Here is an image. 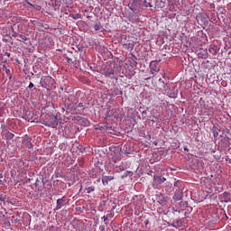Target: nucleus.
Instances as JSON below:
<instances>
[{"instance_id":"f257e3e1","label":"nucleus","mask_w":231,"mask_h":231,"mask_svg":"<svg viewBox=\"0 0 231 231\" xmlns=\"http://www.w3.org/2000/svg\"><path fill=\"white\" fill-rule=\"evenodd\" d=\"M42 124L47 127L55 129L59 125V119L53 115H46L44 117H42Z\"/></svg>"},{"instance_id":"f03ea898","label":"nucleus","mask_w":231,"mask_h":231,"mask_svg":"<svg viewBox=\"0 0 231 231\" xmlns=\"http://www.w3.org/2000/svg\"><path fill=\"white\" fill-rule=\"evenodd\" d=\"M165 181H167V179L163 176H160V175H153V189H160V187H162V183H165Z\"/></svg>"},{"instance_id":"7ed1b4c3","label":"nucleus","mask_w":231,"mask_h":231,"mask_svg":"<svg viewBox=\"0 0 231 231\" xmlns=\"http://www.w3.org/2000/svg\"><path fill=\"white\" fill-rule=\"evenodd\" d=\"M150 71H151L152 75H154V73H160V63L158 60L151 61Z\"/></svg>"},{"instance_id":"20e7f679","label":"nucleus","mask_w":231,"mask_h":231,"mask_svg":"<svg viewBox=\"0 0 231 231\" xmlns=\"http://www.w3.org/2000/svg\"><path fill=\"white\" fill-rule=\"evenodd\" d=\"M167 97H169L170 98H178V90H176V88H172L170 90H167V88L164 89Z\"/></svg>"},{"instance_id":"39448f33","label":"nucleus","mask_w":231,"mask_h":231,"mask_svg":"<svg viewBox=\"0 0 231 231\" xmlns=\"http://www.w3.org/2000/svg\"><path fill=\"white\" fill-rule=\"evenodd\" d=\"M67 200H68V199H66V197H62L61 199H59L57 200V205H56V208H54V210H60V208H62V207H64V202Z\"/></svg>"},{"instance_id":"423d86ee","label":"nucleus","mask_w":231,"mask_h":231,"mask_svg":"<svg viewBox=\"0 0 231 231\" xmlns=\"http://www.w3.org/2000/svg\"><path fill=\"white\" fill-rule=\"evenodd\" d=\"M123 48H125V50H134V42H127L126 43L123 44Z\"/></svg>"},{"instance_id":"0eeeda50","label":"nucleus","mask_w":231,"mask_h":231,"mask_svg":"<svg viewBox=\"0 0 231 231\" xmlns=\"http://www.w3.org/2000/svg\"><path fill=\"white\" fill-rule=\"evenodd\" d=\"M5 140H6L7 142H9V140H14V136H15V134H14L11 132H6L5 134Z\"/></svg>"},{"instance_id":"6e6552de","label":"nucleus","mask_w":231,"mask_h":231,"mask_svg":"<svg viewBox=\"0 0 231 231\" xmlns=\"http://www.w3.org/2000/svg\"><path fill=\"white\" fill-rule=\"evenodd\" d=\"M115 180V177L113 176H106L104 179H102V183L103 185H107V183H109V181Z\"/></svg>"},{"instance_id":"1a4fd4ad","label":"nucleus","mask_w":231,"mask_h":231,"mask_svg":"<svg viewBox=\"0 0 231 231\" xmlns=\"http://www.w3.org/2000/svg\"><path fill=\"white\" fill-rule=\"evenodd\" d=\"M212 133H213L214 138H217V136H219V129L217 127L213 126Z\"/></svg>"},{"instance_id":"9d476101","label":"nucleus","mask_w":231,"mask_h":231,"mask_svg":"<svg viewBox=\"0 0 231 231\" xmlns=\"http://www.w3.org/2000/svg\"><path fill=\"white\" fill-rule=\"evenodd\" d=\"M18 37H20L21 40L17 39V41L25 42L26 41H30V39L28 37H26V35L23 34H18Z\"/></svg>"},{"instance_id":"9b49d317","label":"nucleus","mask_w":231,"mask_h":231,"mask_svg":"<svg viewBox=\"0 0 231 231\" xmlns=\"http://www.w3.org/2000/svg\"><path fill=\"white\" fill-rule=\"evenodd\" d=\"M85 190L88 194H91V192H95V186H86Z\"/></svg>"},{"instance_id":"f8f14e48","label":"nucleus","mask_w":231,"mask_h":231,"mask_svg":"<svg viewBox=\"0 0 231 231\" xmlns=\"http://www.w3.org/2000/svg\"><path fill=\"white\" fill-rule=\"evenodd\" d=\"M94 29H95L96 32H99L100 30H102V23L100 22H97L94 25Z\"/></svg>"},{"instance_id":"ddd939ff","label":"nucleus","mask_w":231,"mask_h":231,"mask_svg":"<svg viewBox=\"0 0 231 231\" xmlns=\"http://www.w3.org/2000/svg\"><path fill=\"white\" fill-rule=\"evenodd\" d=\"M209 53H212V55H216L217 53V47L216 46L210 47Z\"/></svg>"},{"instance_id":"4468645a","label":"nucleus","mask_w":231,"mask_h":231,"mask_svg":"<svg viewBox=\"0 0 231 231\" xmlns=\"http://www.w3.org/2000/svg\"><path fill=\"white\" fill-rule=\"evenodd\" d=\"M223 196H224V201H226V203H228V201H230V194L225 192V193L223 194Z\"/></svg>"},{"instance_id":"2eb2a0df","label":"nucleus","mask_w":231,"mask_h":231,"mask_svg":"<svg viewBox=\"0 0 231 231\" xmlns=\"http://www.w3.org/2000/svg\"><path fill=\"white\" fill-rule=\"evenodd\" d=\"M102 219L104 220L106 226L109 225V217H107V215L104 216Z\"/></svg>"},{"instance_id":"dca6fc26","label":"nucleus","mask_w":231,"mask_h":231,"mask_svg":"<svg viewBox=\"0 0 231 231\" xmlns=\"http://www.w3.org/2000/svg\"><path fill=\"white\" fill-rule=\"evenodd\" d=\"M106 76H108V77H111V75H115V70H113V69H107L106 71Z\"/></svg>"},{"instance_id":"f3484780","label":"nucleus","mask_w":231,"mask_h":231,"mask_svg":"<svg viewBox=\"0 0 231 231\" xmlns=\"http://www.w3.org/2000/svg\"><path fill=\"white\" fill-rule=\"evenodd\" d=\"M107 217H115V211L111 210L108 211V213L106 214Z\"/></svg>"},{"instance_id":"a211bd4d","label":"nucleus","mask_w":231,"mask_h":231,"mask_svg":"<svg viewBox=\"0 0 231 231\" xmlns=\"http://www.w3.org/2000/svg\"><path fill=\"white\" fill-rule=\"evenodd\" d=\"M72 17L73 19L77 20V19H81L82 16L80 15V14H76Z\"/></svg>"},{"instance_id":"6ab92c4d","label":"nucleus","mask_w":231,"mask_h":231,"mask_svg":"<svg viewBox=\"0 0 231 231\" xmlns=\"http://www.w3.org/2000/svg\"><path fill=\"white\" fill-rule=\"evenodd\" d=\"M1 129H2V131L6 130V125L5 124V121H3V122L1 123Z\"/></svg>"},{"instance_id":"aec40b11","label":"nucleus","mask_w":231,"mask_h":231,"mask_svg":"<svg viewBox=\"0 0 231 231\" xmlns=\"http://www.w3.org/2000/svg\"><path fill=\"white\" fill-rule=\"evenodd\" d=\"M0 201H6V195H0Z\"/></svg>"},{"instance_id":"412c9836","label":"nucleus","mask_w":231,"mask_h":231,"mask_svg":"<svg viewBox=\"0 0 231 231\" xmlns=\"http://www.w3.org/2000/svg\"><path fill=\"white\" fill-rule=\"evenodd\" d=\"M124 171V166H119L116 170V172H122Z\"/></svg>"},{"instance_id":"4be33fe9","label":"nucleus","mask_w":231,"mask_h":231,"mask_svg":"<svg viewBox=\"0 0 231 231\" xmlns=\"http://www.w3.org/2000/svg\"><path fill=\"white\" fill-rule=\"evenodd\" d=\"M66 59H67L68 64H73L74 63L73 59H70V58H68V57Z\"/></svg>"},{"instance_id":"5701e85b","label":"nucleus","mask_w":231,"mask_h":231,"mask_svg":"<svg viewBox=\"0 0 231 231\" xmlns=\"http://www.w3.org/2000/svg\"><path fill=\"white\" fill-rule=\"evenodd\" d=\"M35 85H33V83H30L29 86H28V88L29 89H32V88H34Z\"/></svg>"},{"instance_id":"b1692460","label":"nucleus","mask_w":231,"mask_h":231,"mask_svg":"<svg viewBox=\"0 0 231 231\" xmlns=\"http://www.w3.org/2000/svg\"><path fill=\"white\" fill-rule=\"evenodd\" d=\"M78 107H80V108L84 107V104L83 103H79Z\"/></svg>"},{"instance_id":"393cba45","label":"nucleus","mask_w":231,"mask_h":231,"mask_svg":"<svg viewBox=\"0 0 231 231\" xmlns=\"http://www.w3.org/2000/svg\"><path fill=\"white\" fill-rule=\"evenodd\" d=\"M5 73H6V75H10V69H6Z\"/></svg>"},{"instance_id":"a878e982","label":"nucleus","mask_w":231,"mask_h":231,"mask_svg":"<svg viewBox=\"0 0 231 231\" xmlns=\"http://www.w3.org/2000/svg\"><path fill=\"white\" fill-rule=\"evenodd\" d=\"M13 37H19V34L18 33H14V34H13Z\"/></svg>"},{"instance_id":"bb28decb","label":"nucleus","mask_w":231,"mask_h":231,"mask_svg":"<svg viewBox=\"0 0 231 231\" xmlns=\"http://www.w3.org/2000/svg\"><path fill=\"white\" fill-rule=\"evenodd\" d=\"M159 82H162V84H165V83L163 82V80L162 79V78L159 79Z\"/></svg>"},{"instance_id":"cd10ccee","label":"nucleus","mask_w":231,"mask_h":231,"mask_svg":"<svg viewBox=\"0 0 231 231\" xmlns=\"http://www.w3.org/2000/svg\"><path fill=\"white\" fill-rule=\"evenodd\" d=\"M0 116H3V110L0 108Z\"/></svg>"},{"instance_id":"c85d7f7f","label":"nucleus","mask_w":231,"mask_h":231,"mask_svg":"<svg viewBox=\"0 0 231 231\" xmlns=\"http://www.w3.org/2000/svg\"><path fill=\"white\" fill-rule=\"evenodd\" d=\"M0 217H5V215L0 211Z\"/></svg>"},{"instance_id":"c756f323","label":"nucleus","mask_w":231,"mask_h":231,"mask_svg":"<svg viewBox=\"0 0 231 231\" xmlns=\"http://www.w3.org/2000/svg\"><path fill=\"white\" fill-rule=\"evenodd\" d=\"M226 162H228V163L231 165V159H226Z\"/></svg>"},{"instance_id":"7c9ffc66","label":"nucleus","mask_w":231,"mask_h":231,"mask_svg":"<svg viewBox=\"0 0 231 231\" xmlns=\"http://www.w3.org/2000/svg\"><path fill=\"white\" fill-rule=\"evenodd\" d=\"M171 226H173V228H176V225L171 224Z\"/></svg>"},{"instance_id":"2f4dec72","label":"nucleus","mask_w":231,"mask_h":231,"mask_svg":"<svg viewBox=\"0 0 231 231\" xmlns=\"http://www.w3.org/2000/svg\"><path fill=\"white\" fill-rule=\"evenodd\" d=\"M40 84H41L42 87V78L41 79Z\"/></svg>"},{"instance_id":"473e14b6","label":"nucleus","mask_w":231,"mask_h":231,"mask_svg":"<svg viewBox=\"0 0 231 231\" xmlns=\"http://www.w3.org/2000/svg\"><path fill=\"white\" fill-rule=\"evenodd\" d=\"M116 162H117V161H116V159L113 160V162H114V163H116Z\"/></svg>"},{"instance_id":"72a5a7b5","label":"nucleus","mask_w":231,"mask_h":231,"mask_svg":"<svg viewBox=\"0 0 231 231\" xmlns=\"http://www.w3.org/2000/svg\"><path fill=\"white\" fill-rule=\"evenodd\" d=\"M0 185H3V180H0Z\"/></svg>"},{"instance_id":"f704fd0d","label":"nucleus","mask_w":231,"mask_h":231,"mask_svg":"<svg viewBox=\"0 0 231 231\" xmlns=\"http://www.w3.org/2000/svg\"><path fill=\"white\" fill-rule=\"evenodd\" d=\"M97 182L100 183V179H97Z\"/></svg>"},{"instance_id":"c9c22d12","label":"nucleus","mask_w":231,"mask_h":231,"mask_svg":"<svg viewBox=\"0 0 231 231\" xmlns=\"http://www.w3.org/2000/svg\"><path fill=\"white\" fill-rule=\"evenodd\" d=\"M163 77H165V72L162 73Z\"/></svg>"},{"instance_id":"e433bc0d","label":"nucleus","mask_w":231,"mask_h":231,"mask_svg":"<svg viewBox=\"0 0 231 231\" xmlns=\"http://www.w3.org/2000/svg\"><path fill=\"white\" fill-rule=\"evenodd\" d=\"M185 216H186V217H188V215H187V213H185Z\"/></svg>"},{"instance_id":"4c0bfd02","label":"nucleus","mask_w":231,"mask_h":231,"mask_svg":"<svg viewBox=\"0 0 231 231\" xmlns=\"http://www.w3.org/2000/svg\"><path fill=\"white\" fill-rule=\"evenodd\" d=\"M117 162H120V159H117Z\"/></svg>"},{"instance_id":"58836bf2","label":"nucleus","mask_w":231,"mask_h":231,"mask_svg":"<svg viewBox=\"0 0 231 231\" xmlns=\"http://www.w3.org/2000/svg\"><path fill=\"white\" fill-rule=\"evenodd\" d=\"M178 224H180V221H177Z\"/></svg>"},{"instance_id":"ea45409f","label":"nucleus","mask_w":231,"mask_h":231,"mask_svg":"<svg viewBox=\"0 0 231 231\" xmlns=\"http://www.w3.org/2000/svg\"><path fill=\"white\" fill-rule=\"evenodd\" d=\"M101 230L104 231V227Z\"/></svg>"}]
</instances>
